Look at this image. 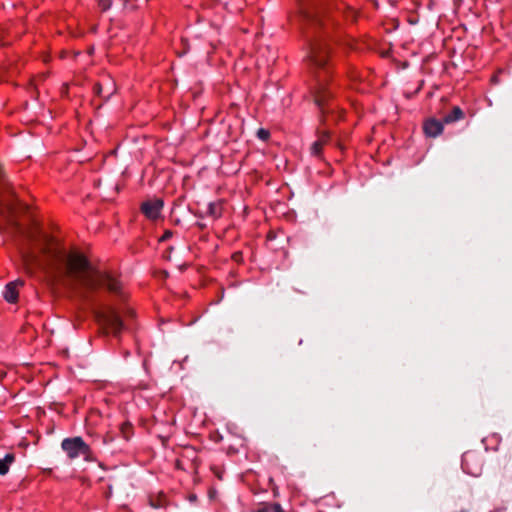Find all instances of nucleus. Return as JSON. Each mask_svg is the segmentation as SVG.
I'll return each mask as SVG.
<instances>
[{
	"mask_svg": "<svg viewBox=\"0 0 512 512\" xmlns=\"http://www.w3.org/2000/svg\"><path fill=\"white\" fill-rule=\"evenodd\" d=\"M317 140L311 145V154L315 157L322 155L323 147L330 143L331 133L328 130L317 129Z\"/></svg>",
	"mask_w": 512,
	"mask_h": 512,
	"instance_id": "nucleus-8",
	"label": "nucleus"
},
{
	"mask_svg": "<svg viewBox=\"0 0 512 512\" xmlns=\"http://www.w3.org/2000/svg\"><path fill=\"white\" fill-rule=\"evenodd\" d=\"M215 474L217 475V477H218L219 479H221V478H222V477H221V475H220V472H217V473L215 472Z\"/></svg>",
	"mask_w": 512,
	"mask_h": 512,
	"instance_id": "nucleus-30",
	"label": "nucleus"
},
{
	"mask_svg": "<svg viewBox=\"0 0 512 512\" xmlns=\"http://www.w3.org/2000/svg\"><path fill=\"white\" fill-rule=\"evenodd\" d=\"M215 468H216V465H213L212 471L216 472Z\"/></svg>",
	"mask_w": 512,
	"mask_h": 512,
	"instance_id": "nucleus-33",
	"label": "nucleus"
},
{
	"mask_svg": "<svg viewBox=\"0 0 512 512\" xmlns=\"http://www.w3.org/2000/svg\"><path fill=\"white\" fill-rule=\"evenodd\" d=\"M24 280L17 279L15 281L9 282L6 284L5 289L3 291V298L11 304H14L18 301L19 292L17 287L24 285Z\"/></svg>",
	"mask_w": 512,
	"mask_h": 512,
	"instance_id": "nucleus-9",
	"label": "nucleus"
},
{
	"mask_svg": "<svg viewBox=\"0 0 512 512\" xmlns=\"http://www.w3.org/2000/svg\"><path fill=\"white\" fill-rule=\"evenodd\" d=\"M61 448L70 460L80 456H82L86 462H94L97 459L91 447L80 436L63 439Z\"/></svg>",
	"mask_w": 512,
	"mask_h": 512,
	"instance_id": "nucleus-4",
	"label": "nucleus"
},
{
	"mask_svg": "<svg viewBox=\"0 0 512 512\" xmlns=\"http://www.w3.org/2000/svg\"><path fill=\"white\" fill-rule=\"evenodd\" d=\"M465 118L464 111L459 106H453L451 110L443 116L445 124H452Z\"/></svg>",
	"mask_w": 512,
	"mask_h": 512,
	"instance_id": "nucleus-11",
	"label": "nucleus"
},
{
	"mask_svg": "<svg viewBox=\"0 0 512 512\" xmlns=\"http://www.w3.org/2000/svg\"><path fill=\"white\" fill-rule=\"evenodd\" d=\"M134 315H135V313H134V311H133V310L128 309V310L126 311V316H127V317H131V318H132V317H134Z\"/></svg>",
	"mask_w": 512,
	"mask_h": 512,
	"instance_id": "nucleus-27",
	"label": "nucleus"
},
{
	"mask_svg": "<svg viewBox=\"0 0 512 512\" xmlns=\"http://www.w3.org/2000/svg\"><path fill=\"white\" fill-rule=\"evenodd\" d=\"M195 499H196V495H192V496L190 497V500H191V501H192V500H195Z\"/></svg>",
	"mask_w": 512,
	"mask_h": 512,
	"instance_id": "nucleus-31",
	"label": "nucleus"
},
{
	"mask_svg": "<svg viewBox=\"0 0 512 512\" xmlns=\"http://www.w3.org/2000/svg\"><path fill=\"white\" fill-rule=\"evenodd\" d=\"M172 236H173V231L167 229L164 231L163 235L159 238V242H165V241L169 240Z\"/></svg>",
	"mask_w": 512,
	"mask_h": 512,
	"instance_id": "nucleus-20",
	"label": "nucleus"
},
{
	"mask_svg": "<svg viewBox=\"0 0 512 512\" xmlns=\"http://www.w3.org/2000/svg\"><path fill=\"white\" fill-rule=\"evenodd\" d=\"M206 214L209 217L218 219L223 214V204L221 201L210 202Z\"/></svg>",
	"mask_w": 512,
	"mask_h": 512,
	"instance_id": "nucleus-12",
	"label": "nucleus"
},
{
	"mask_svg": "<svg viewBox=\"0 0 512 512\" xmlns=\"http://www.w3.org/2000/svg\"><path fill=\"white\" fill-rule=\"evenodd\" d=\"M444 121L436 118H428L423 122V132L426 137L435 138L442 134L444 129Z\"/></svg>",
	"mask_w": 512,
	"mask_h": 512,
	"instance_id": "nucleus-7",
	"label": "nucleus"
},
{
	"mask_svg": "<svg viewBox=\"0 0 512 512\" xmlns=\"http://www.w3.org/2000/svg\"><path fill=\"white\" fill-rule=\"evenodd\" d=\"M194 215L197 216V217H203V215L201 213H199V212H196Z\"/></svg>",
	"mask_w": 512,
	"mask_h": 512,
	"instance_id": "nucleus-28",
	"label": "nucleus"
},
{
	"mask_svg": "<svg viewBox=\"0 0 512 512\" xmlns=\"http://www.w3.org/2000/svg\"><path fill=\"white\" fill-rule=\"evenodd\" d=\"M210 438L214 442H220L223 439L222 435L220 433H218V432H215V433L211 434Z\"/></svg>",
	"mask_w": 512,
	"mask_h": 512,
	"instance_id": "nucleus-22",
	"label": "nucleus"
},
{
	"mask_svg": "<svg viewBox=\"0 0 512 512\" xmlns=\"http://www.w3.org/2000/svg\"><path fill=\"white\" fill-rule=\"evenodd\" d=\"M215 468H216V465H213L212 471L216 472Z\"/></svg>",
	"mask_w": 512,
	"mask_h": 512,
	"instance_id": "nucleus-34",
	"label": "nucleus"
},
{
	"mask_svg": "<svg viewBox=\"0 0 512 512\" xmlns=\"http://www.w3.org/2000/svg\"><path fill=\"white\" fill-rule=\"evenodd\" d=\"M215 474L217 475V477H218L219 479H221V478H222V477H221V475H220V472H217V473L215 472Z\"/></svg>",
	"mask_w": 512,
	"mask_h": 512,
	"instance_id": "nucleus-29",
	"label": "nucleus"
},
{
	"mask_svg": "<svg viewBox=\"0 0 512 512\" xmlns=\"http://www.w3.org/2000/svg\"><path fill=\"white\" fill-rule=\"evenodd\" d=\"M167 250H168L169 252H172L173 247H172V246H170V247H168V249H167Z\"/></svg>",
	"mask_w": 512,
	"mask_h": 512,
	"instance_id": "nucleus-32",
	"label": "nucleus"
},
{
	"mask_svg": "<svg viewBox=\"0 0 512 512\" xmlns=\"http://www.w3.org/2000/svg\"><path fill=\"white\" fill-rule=\"evenodd\" d=\"M190 452L193 454V457H192V462H191V467H184L183 465V459H177L176 460V468L177 469H180V470H194L196 471L197 470V466H198V463H197V453L196 451L194 450H190ZM185 455L183 454L182 455V458H184Z\"/></svg>",
	"mask_w": 512,
	"mask_h": 512,
	"instance_id": "nucleus-15",
	"label": "nucleus"
},
{
	"mask_svg": "<svg viewBox=\"0 0 512 512\" xmlns=\"http://www.w3.org/2000/svg\"><path fill=\"white\" fill-rule=\"evenodd\" d=\"M503 70L502 69H499L497 71V73H502ZM491 82L494 83V84H497L499 82V78H498V74H494L492 77H491Z\"/></svg>",
	"mask_w": 512,
	"mask_h": 512,
	"instance_id": "nucleus-24",
	"label": "nucleus"
},
{
	"mask_svg": "<svg viewBox=\"0 0 512 512\" xmlns=\"http://www.w3.org/2000/svg\"><path fill=\"white\" fill-rule=\"evenodd\" d=\"M14 194L0 166V192ZM0 233L7 232L19 248L23 268H94L77 249L67 250L59 241L33 222L24 227L16 220L12 204L0 199Z\"/></svg>",
	"mask_w": 512,
	"mask_h": 512,
	"instance_id": "nucleus-2",
	"label": "nucleus"
},
{
	"mask_svg": "<svg viewBox=\"0 0 512 512\" xmlns=\"http://www.w3.org/2000/svg\"><path fill=\"white\" fill-rule=\"evenodd\" d=\"M119 430H120L121 436L126 441H128L134 433V427H133L132 423L129 421H125V422L121 423Z\"/></svg>",
	"mask_w": 512,
	"mask_h": 512,
	"instance_id": "nucleus-16",
	"label": "nucleus"
},
{
	"mask_svg": "<svg viewBox=\"0 0 512 512\" xmlns=\"http://www.w3.org/2000/svg\"><path fill=\"white\" fill-rule=\"evenodd\" d=\"M256 135L260 140L268 141L270 138V131L264 128H260L258 129Z\"/></svg>",
	"mask_w": 512,
	"mask_h": 512,
	"instance_id": "nucleus-18",
	"label": "nucleus"
},
{
	"mask_svg": "<svg viewBox=\"0 0 512 512\" xmlns=\"http://www.w3.org/2000/svg\"><path fill=\"white\" fill-rule=\"evenodd\" d=\"M196 226L200 229V230H204L206 229V224L205 223H202V222H197L196 223Z\"/></svg>",
	"mask_w": 512,
	"mask_h": 512,
	"instance_id": "nucleus-26",
	"label": "nucleus"
},
{
	"mask_svg": "<svg viewBox=\"0 0 512 512\" xmlns=\"http://www.w3.org/2000/svg\"><path fill=\"white\" fill-rule=\"evenodd\" d=\"M93 91H94V93H95V94H97V95H101V92H102V86H101V84H100V83H96V84H94V86H93Z\"/></svg>",
	"mask_w": 512,
	"mask_h": 512,
	"instance_id": "nucleus-23",
	"label": "nucleus"
},
{
	"mask_svg": "<svg viewBox=\"0 0 512 512\" xmlns=\"http://www.w3.org/2000/svg\"><path fill=\"white\" fill-rule=\"evenodd\" d=\"M101 12H106L112 7L113 0H96Z\"/></svg>",
	"mask_w": 512,
	"mask_h": 512,
	"instance_id": "nucleus-17",
	"label": "nucleus"
},
{
	"mask_svg": "<svg viewBox=\"0 0 512 512\" xmlns=\"http://www.w3.org/2000/svg\"><path fill=\"white\" fill-rule=\"evenodd\" d=\"M16 456L14 453H7L4 458L0 459V475H6L9 471L10 465L14 463Z\"/></svg>",
	"mask_w": 512,
	"mask_h": 512,
	"instance_id": "nucleus-14",
	"label": "nucleus"
},
{
	"mask_svg": "<svg viewBox=\"0 0 512 512\" xmlns=\"http://www.w3.org/2000/svg\"><path fill=\"white\" fill-rule=\"evenodd\" d=\"M300 22L307 39L308 60L314 69V102L320 111V119L326 125L329 116L337 119L336 95L339 85L334 76L335 55L331 40L339 25V17L354 22L357 12L342 0H299Z\"/></svg>",
	"mask_w": 512,
	"mask_h": 512,
	"instance_id": "nucleus-1",
	"label": "nucleus"
},
{
	"mask_svg": "<svg viewBox=\"0 0 512 512\" xmlns=\"http://www.w3.org/2000/svg\"><path fill=\"white\" fill-rule=\"evenodd\" d=\"M148 502L149 505L155 509L166 508L169 505L168 498L163 492L149 494Z\"/></svg>",
	"mask_w": 512,
	"mask_h": 512,
	"instance_id": "nucleus-10",
	"label": "nucleus"
},
{
	"mask_svg": "<svg viewBox=\"0 0 512 512\" xmlns=\"http://www.w3.org/2000/svg\"><path fill=\"white\" fill-rule=\"evenodd\" d=\"M113 441H114V436L111 433L108 432L103 436L104 444H109V443H112Z\"/></svg>",
	"mask_w": 512,
	"mask_h": 512,
	"instance_id": "nucleus-21",
	"label": "nucleus"
},
{
	"mask_svg": "<svg viewBox=\"0 0 512 512\" xmlns=\"http://www.w3.org/2000/svg\"><path fill=\"white\" fill-rule=\"evenodd\" d=\"M255 512H285L277 502H263L258 505Z\"/></svg>",
	"mask_w": 512,
	"mask_h": 512,
	"instance_id": "nucleus-13",
	"label": "nucleus"
},
{
	"mask_svg": "<svg viewBox=\"0 0 512 512\" xmlns=\"http://www.w3.org/2000/svg\"><path fill=\"white\" fill-rule=\"evenodd\" d=\"M163 206L164 201L160 198H156L154 200H148L143 202L141 204L140 209L146 218L155 221L160 218Z\"/></svg>",
	"mask_w": 512,
	"mask_h": 512,
	"instance_id": "nucleus-6",
	"label": "nucleus"
},
{
	"mask_svg": "<svg viewBox=\"0 0 512 512\" xmlns=\"http://www.w3.org/2000/svg\"><path fill=\"white\" fill-rule=\"evenodd\" d=\"M485 464L484 453L479 450H468L463 453L461 467L463 471L471 476H480Z\"/></svg>",
	"mask_w": 512,
	"mask_h": 512,
	"instance_id": "nucleus-5",
	"label": "nucleus"
},
{
	"mask_svg": "<svg viewBox=\"0 0 512 512\" xmlns=\"http://www.w3.org/2000/svg\"><path fill=\"white\" fill-rule=\"evenodd\" d=\"M237 452H238L237 449H235L233 447H229L227 450V454H229V455L236 454Z\"/></svg>",
	"mask_w": 512,
	"mask_h": 512,
	"instance_id": "nucleus-25",
	"label": "nucleus"
},
{
	"mask_svg": "<svg viewBox=\"0 0 512 512\" xmlns=\"http://www.w3.org/2000/svg\"><path fill=\"white\" fill-rule=\"evenodd\" d=\"M231 259L233 262L241 265L244 263V257H243V252L242 251H235L232 253L231 255Z\"/></svg>",
	"mask_w": 512,
	"mask_h": 512,
	"instance_id": "nucleus-19",
	"label": "nucleus"
},
{
	"mask_svg": "<svg viewBox=\"0 0 512 512\" xmlns=\"http://www.w3.org/2000/svg\"><path fill=\"white\" fill-rule=\"evenodd\" d=\"M96 318L101 324L104 335H112L120 341L121 334L127 329V325L115 307L110 305L104 306L102 310L96 312Z\"/></svg>",
	"mask_w": 512,
	"mask_h": 512,
	"instance_id": "nucleus-3",
	"label": "nucleus"
}]
</instances>
